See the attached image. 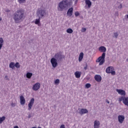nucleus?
<instances>
[{"label":"nucleus","mask_w":128,"mask_h":128,"mask_svg":"<svg viewBox=\"0 0 128 128\" xmlns=\"http://www.w3.org/2000/svg\"><path fill=\"white\" fill-rule=\"evenodd\" d=\"M118 8H122V4H120V6H118Z\"/></svg>","instance_id":"39"},{"label":"nucleus","mask_w":128,"mask_h":128,"mask_svg":"<svg viewBox=\"0 0 128 128\" xmlns=\"http://www.w3.org/2000/svg\"><path fill=\"white\" fill-rule=\"evenodd\" d=\"M106 58V54L103 52L102 56H100L96 60V62H100L99 66H102L104 64V58Z\"/></svg>","instance_id":"2"},{"label":"nucleus","mask_w":128,"mask_h":128,"mask_svg":"<svg viewBox=\"0 0 128 128\" xmlns=\"http://www.w3.org/2000/svg\"><path fill=\"white\" fill-rule=\"evenodd\" d=\"M3 44H4V39L2 38H0V50H2Z\"/></svg>","instance_id":"22"},{"label":"nucleus","mask_w":128,"mask_h":128,"mask_svg":"<svg viewBox=\"0 0 128 128\" xmlns=\"http://www.w3.org/2000/svg\"><path fill=\"white\" fill-rule=\"evenodd\" d=\"M124 120V116L122 115L118 116V121L120 124H122Z\"/></svg>","instance_id":"11"},{"label":"nucleus","mask_w":128,"mask_h":128,"mask_svg":"<svg viewBox=\"0 0 128 128\" xmlns=\"http://www.w3.org/2000/svg\"><path fill=\"white\" fill-rule=\"evenodd\" d=\"M6 120V116H3L0 118V124H2V122Z\"/></svg>","instance_id":"28"},{"label":"nucleus","mask_w":128,"mask_h":128,"mask_svg":"<svg viewBox=\"0 0 128 128\" xmlns=\"http://www.w3.org/2000/svg\"><path fill=\"white\" fill-rule=\"evenodd\" d=\"M85 86H86V88H90V86H92V85L90 83H87L85 85Z\"/></svg>","instance_id":"29"},{"label":"nucleus","mask_w":128,"mask_h":128,"mask_svg":"<svg viewBox=\"0 0 128 128\" xmlns=\"http://www.w3.org/2000/svg\"><path fill=\"white\" fill-rule=\"evenodd\" d=\"M50 62L53 68H56L58 66V60L55 58H52L50 60Z\"/></svg>","instance_id":"7"},{"label":"nucleus","mask_w":128,"mask_h":128,"mask_svg":"<svg viewBox=\"0 0 128 128\" xmlns=\"http://www.w3.org/2000/svg\"><path fill=\"white\" fill-rule=\"evenodd\" d=\"M54 58L59 60H62V58H64V56L62 54V52H59L55 54Z\"/></svg>","instance_id":"6"},{"label":"nucleus","mask_w":128,"mask_h":128,"mask_svg":"<svg viewBox=\"0 0 128 128\" xmlns=\"http://www.w3.org/2000/svg\"><path fill=\"white\" fill-rule=\"evenodd\" d=\"M66 32L68 34H72L74 32V30H72V29L70 28H69L67 29Z\"/></svg>","instance_id":"27"},{"label":"nucleus","mask_w":128,"mask_h":128,"mask_svg":"<svg viewBox=\"0 0 128 128\" xmlns=\"http://www.w3.org/2000/svg\"><path fill=\"white\" fill-rule=\"evenodd\" d=\"M60 128H66L64 124H62L60 126Z\"/></svg>","instance_id":"38"},{"label":"nucleus","mask_w":128,"mask_h":128,"mask_svg":"<svg viewBox=\"0 0 128 128\" xmlns=\"http://www.w3.org/2000/svg\"><path fill=\"white\" fill-rule=\"evenodd\" d=\"M11 106H16V104L12 102L11 104Z\"/></svg>","instance_id":"37"},{"label":"nucleus","mask_w":128,"mask_h":128,"mask_svg":"<svg viewBox=\"0 0 128 128\" xmlns=\"http://www.w3.org/2000/svg\"><path fill=\"white\" fill-rule=\"evenodd\" d=\"M34 98H32L30 101L29 104H28V110H30L32 108V106H34Z\"/></svg>","instance_id":"9"},{"label":"nucleus","mask_w":128,"mask_h":128,"mask_svg":"<svg viewBox=\"0 0 128 128\" xmlns=\"http://www.w3.org/2000/svg\"><path fill=\"white\" fill-rule=\"evenodd\" d=\"M62 2H63V4H64L66 6V7L68 6V4H70V2H68V0H65Z\"/></svg>","instance_id":"26"},{"label":"nucleus","mask_w":128,"mask_h":128,"mask_svg":"<svg viewBox=\"0 0 128 128\" xmlns=\"http://www.w3.org/2000/svg\"><path fill=\"white\" fill-rule=\"evenodd\" d=\"M18 2L19 4H24L26 2V0H18Z\"/></svg>","instance_id":"32"},{"label":"nucleus","mask_w":128,"mask_h":128,"mask_svg":"<svg viewBox=\"0 0 128 128\" xmlns=\"http://www.w3.org/2000/svg\"><path fill=\"white\" fill-rule=\"evenodd\" d=\"M85 4L86 6H88V8H90V6H92V2L90 0H85Z\"/></svg>","instance_id":"19"},{"label":"nucleus","mask_w":128,"mask_h":128,"mask_svg":"<svg viewBox=\"0 0 128 128\" xmlns=\"http://www.w3.org/2000/svg\"><path fill=\"white\" fill-rule=\"evenodd\" d=\"M88 110H86V108H82L80 110L79 114L81 115H82L84 114H88Z\"/></svg>","instance_id":"15"},{"label":"nucleus","mask_w":128,"mask_h":128,"mask_svg":"<svg viewBox=\"0 0 128 128\" xmlns=\"http://www.w3.org/2000/svg\"><path fill=\"white\" fill-rule=\"evenodd\" d=\"M15 66L16 68H20V63L16 62L15 64Z\"/></svg>","instance_id":"30"},{"label":"nucleus","mask_w":128,"mask_h":128,"mask_svg":"<svg viewBox=\"0 0 128 128\" xmlns=\"http://www.w3.org/2000/svg\"><path fill=\"white\" fill-rule=\"evenodd\" d=\"M35 24H38V26L40 25V17L38 19H36L34 22Z\"/></svg>","instance_id":"23"},{"label":"nucleus","mask_w":128,"mask_h":128,"mask_svg":"<svg viewBox=\"0 0 128 128\" xmlns=\"http://www.w3.org/2000/svg\"><path fill=\"white\" fill-rule=\"evenodd\" d=\"M114 36H115V38H118V32H114Z\"/></svg>","instance_id":"34"},{"label":"nucleus","mask_w":128,"mask_h":128,"mask_svg":"<svg viewBox=\"0 0 128 128\" xmlns=\"http://www.w3.org/2000/svg\"><path fill=\"white\" fill-rule=\"evenodd\" d=\"M63 1L64 0H62Z\"/></svg>","instance_id":"44"},{"label":"nucleus","mask_w":128,"mask_h":128,"mask_svg":"<svg viewBox=\"0 0 128 128\" xmlns=\"http://www.w3.org/2000/svg\"><path fill=\"white\" fill-rule=\"evenodd\" d=\"M84 70H88V64H86V66L84 67Z\"/></svg>","instance_id":"36"},{"label":"nucleus","mask_w":128,"mask_h":128,"mask_svg":"<svg viewBox=\"0 0 128 128\" xmlns=\"http://www.w3.org/2000/svg\"><path fill=\"white\" fill-rule=\"evenodd\" d=\"M38 14H40V16H41L42 18H44V16L46 14V10H40Z\"/></svg>","instance_id":"14"},{"label":"nucleus","mask_w":128,"mask_h":128,"mask_svg":"<svg viewBox=\"0 0 128 128\" xmlns=\"http://www.w3.org/2000/svg\"><path fill=\"white\" fill-rule=\"evenodd\" d=\"M55 84H60V80L56 79L54 82Z\"/></svg>","instance_id":"31"},{"label":"nucleus","mask_w":128,"mask_h":128,"mask_svg":"<svg viewBox=\"0 0 128 128\" xmlns=\"http://www.w3.org/2000/svg\"><path fill=\"white\" fill-rule=\"evenodd\" d=\"M28 118H30V116H28Z\"/></svg>","instance_id":"43"},{"label":"nucleus","mask_w":128,"mask_h":128,"mask_svg":"<svg viewBox=\"0 0 128 128\" xmlns=\"http://www.w3.org/2000/svg\"><path fill=\"white\" fill-rule=\"evenodd\" d=\"M100 121L96 120L94 122V128H100Z\"/></svg>","instance_id":"17"},{"label":"nucleus","mask_w":128,"mask_h":128,"mask_svg":"<svg viewBox=\"0 0 128 128\" xmlns=\"http://www.w3.org/2000/svg\"><path fill=\"white\" fill-rule=\"evenodd\" d=\"M118 101L122 102L124 106H128V97L122 96L121 97L119 98Z\"/></svg>","instance_id":"4"},{"label":"nucleus","mask_w":128,"mask_h":128,"mask_svg":"<svg viewBox=\"0 0 128 128\" xmlns=\"http://www.w3.org/2000/svg\"><path fill=\"white\" fill-rule=\"evenodd\" d=\"M94 80L96 82H102V76L100 75L96 74L94 76Z\"/></svg>","instance_id":"16"},{"label":"nucleus","mask_w":128,"mask_h":128,"mask_svg":"<svg viewBox=\"0 0 128 128\" xmlns=\"http://www.w3.org/2000/svg\"><path fill=\"white\" fill-rule=\"evenodd\" d=\"M106 72L107 74H111L112 76H115L116 71H114V68L112 66H108L106 68Z\"/></svg>","instance_id":"3"},{"label":"nucleus","mask_w":128,"mask_h":128,"mask_svg":"<svg viewBox=\"0 0 128 128\" xmlns=\"http://www.w3.org/2000/svg\"><path fill=\"white\" fill-rule=\"evenodd\" d=\"M116 92L120 94V96H126V91L124 90H122V89H116Z\"/></svg>","instance_id":"10"},{"label":"nucleus","mask_w":128,"mask_h":128,"mask_svg":"<svg viewBox=\"0 0 128 128\" xmlns=\"http://www.w3.org/2000/svg\"><path fill=\"white\" fill-rule=\"evenodd\" d=\"M14 128H18V126H14Z\"/></svg>","instance_id":"41"},{"label":"nucleus","mask_w":128,"mask_h":128,"mask_svg":"<svg viewBox=\"0 0 128 128\" xmlns=\"http://www.w3.org/2000/svg\"><path fill=\"white\" fill-rule=\"evenodd\" d=\"M106 102L107 104H110V101L108 100H106Z\"/></svg>","instance_id":"40"},{"label":"nucleus","mask_w":128,"mask_h":128,"mask_svg":"<svg viewBox=\"0 0 128 128\" xmlns=\"http://www.w3.org/2000/svg\"><path fill=\"white\" fill-rule=\"evenodd\" d=\"M40 88V82H37L34 84L32 88L33 90H35L36 92V90H38Z\"/></svg>","instance_id":"8"},{"label":"nucleus","mask_w":128,"mask_h":128,"mask_svg":"<svg viewBox=\"0 0 128 128\" xmlns=\"http://www.w3.org/2000/svg\"><path fill=\"white\" fill-rule=\"evenodd\" d=\"M74 74L76 78H80V76L82 75V72L76 71L75 72Z\"/></svg>","instance_id":"20"},{"label":"nucleus","mask_w":128,"mask_h":128,"mask_svg":"<svg viewBox=\"0 0 128 128\" xmlns=\"http://www.w3.org/2000/svg\"><path fill=\"white\" fill-rule=\"evenodd\" d=\"M27 78H30L32 76V74L30 72H27L26 74Z\"/></svg>","instance_id":"25"},{"label":"nucleus","mask_w":128,"mask_h":128,"mask_svg":"<svg viewBox=\"0 0 128 128\" xmlns=\"http://www.w3.org/2000/svg\"><path fill=\"white\" fill-rule=\"evenodd\" d=\"M86 28H82V32H86Z\"/></svg>","instance_id":"35"},{"label":"nucleus","mask_w":128,"mask_h":128,"mask_svg":"<svg viewBox=\"0 0 128 128\" xmlns=\"http://www.w3.org/2000/svg\"><path fill=\"white\" fill-rule=\"evenodd\" d=\"M66 6H65L64 2H60L58 4V10L59 12H62Z\"/></svg>","instance_id":"5"},{"label":"nucleus","mask_w":128,"mask_h":128,"mask_svg":"<svg viewBox=\"0 0 128 128\" xmlns=\"http://www.w3.org/2000/svg\"><path fill=\"white\" fill-rule=\"evenodd\" d=\"M9 66H10V68H12V70H14V66H15L14 62H11Z\"/></svg>","instance_id":"24"},{"label":"nucleus","mask_w":128,"mask_h":128,"mask_svg":"<svg viewBox=\"0 0 128 128\" xmlns=\"http://www.w3.org/2000/svg\"><path fill=\"white\" fill-rule=\"evenodd\" d=\"M73 12H74V8H69L67 12V16H72Z\"/></svg>","instance_id":"13"},{"label":"nucleus","mask_w":128,"mask_h":128,"mask_svg":"<svg viewBox=\"0 0 128 128\" xmlns=\"http://www.w3.org/2000/svg\"><path fill=\"white\" fill-rule=\"evenodd\" d=\"M98 50L100 52H106V48L104 46H101L99 48Z\"/></svg>","instance_id":"18"},{"label":"nucleus","mask_w":128,"mask_h":128,"mask_svg":"<svg viewBox=\"0 0 128 128\" xmlns=\"http://www.w3.org/2000/svg\"><path fill=\"white\" fill-rule=\"evenodd\" d=\"M75 16H80V12H75Z\"/></svg>","instance_id":"33"},{"label":"nucleus","mask_w":128,"mask_h":128,"mask_svg":"<svg viewBox=\"0 0 128 128\" xmlns=\"http://www.w3.org/2000/svg\"><path fill=\"white\" fill-rule=\"evenodd\" d=\"M82 58H84V52H81L79 55L78 60L80 62L82 60Z\"/></svg>","instance_id":"21"},{"label":"nucleus","mask_w":128,"mask_h":128,"mask_svg":"<svg viewBox=\"0 0 128 128\" xmlns=\"http://www.w3.org/2000/svg\"><path fill=\"white\" fill-rule=\"evenodd\" d=\"M24 16V12L22 10H17L14 14V20L16 24H18Z\"/></svg>","instance_id":"1"},{"label":"nucleus","mask_w":128,"mask_h":128,"mask_svg":"<svg viewBox=\"0 0 128 128\" xmlns=\"http://www.w3.org/2000/svg\"><path fill=\"white\" fill-rule=\"evenodd\" d=\"M2 18H0V20H2Z\"/></svg>","instance_id":"42"},{"label":"nucleus","mask_w":128,"mask_h":128,"mask_svg":"<svg viewBox=\"0 0 128 128\" xmlns=\"http://www.w3.org/2000/svg\"><path fill=\"white\" fill-rule=\"evenodd\" d=\"M20 104H22V106H24L26 104V99L24 98V97L22 96H20Z\"/></svg>","instance_id":"12"}]
</instances>
